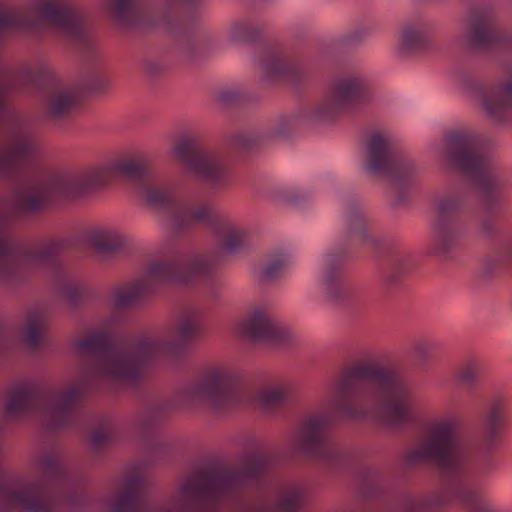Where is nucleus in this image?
<instances>
[{
    "mask_svg": "<svg viewBox=\"0 0 512 512\" xmlns=\"http://www.w3.org/2000/svg\"><path fill=\"white\" fill-rule=\"evenodd\" d=\"M326 406L311 414L293 438L296 453L340 469L346 455L328 437L336 417L378 428L404 426L415 415L417 396L402 376L372 363H356L329 384Z\"/></svg>",
    "mask_w": 512,
    "mask_h": 512,
    "instance_id": "f257e3e1",
    "label": "nucleus"
},
{
    "mask_svg": "<svg viewBox=\"0 0 512 512\" xmlns=\"http://www.w3.org/2000/svg\"><path fill=\"white\" fill-rule=\"evenodd\" d=\"M510 401L504 394L490 398L482 418L481 440L466 436L455 416H444L428 423L423 440L405 457L409 466L431 463L448 481L447 488L425 498L406 496L401 512H440L454 502L469 512H496L485 499L480 479L489 473L486 453L498 440L507 421Z\"/></svg>",
    "mask_w": 512,
    "mask_h": 512,
    "instance_id": "f03ea898",
    "label": "nucleus"
},
{
    "mask_svg": "<svg viewBox=\"0 0 512 512\" xmlns=\"http://www.w3.org/2000/svg\"><path fill=\"white\" fill-rule=\"evenodd\" d=\"M201 318L199 308L187 307L164 336L120 338L105 326L79 339L76 349L89 362L88 373L93 380L136 385L151 366L177 357L201 334Z\"/></svg>",
    "mask_w": 512,
    "mask_h": 512,
    "instance_id": "7ed1b4c3",
    "label": "nucleus"
},
{
    "mask_svg": "<svg viewBox=\"0 0 512 512\" xmlns=\"http://www.w3.org/2000/svg\"><path fill=\"white\" fill-rule=\"evenodd\" d=\"M116 178L133 182L143 202L162 213L167 223L182 201L174 182L158 178L137 155L126 153L88 171L56 174L45 185L20 190L15 196V206L19 212L35 213L42 210L54 196L82 197L108 187Z\"/></svg>",
    "mask_w": 512,
    "mask_h": 512,
    "instance_id": "20e7f679",
    "label": "nucleus"
},
{
    "mask_svg": "<svg viewBox=\"0 0 512 512\" xmlns=\"http://www.w3.org/2000/svg\"><path fill=\"white\" fill-rule=\"evenodd\" d=\"M37 477L12 482L0 469V505L5 512L81 510L88 496L81 479L55 450L36 461Z\"/></svg>",
    "mask_w": 512,
    "mask_h": 512,
    "instance_id": "39448f33",
    "label": "nucleus"
},
{
    "mask_svg": "<svg viewBox=\"0 0 512 512\" xmlns=\"http://www.w3.org/2000/svg\"><path fill=\"white\" fill-rule=\"evenodd\" d=\"M10 227V215L0 209V280L11 285L22 283L28 270L38 267L48 274L54 289L68 305L78 306L85 287L64 260L66 241L53 239L26 247L12 236Z\"/></svg>",
    "mask_w": 512,
    "mask_h": 512,
    "instance_id": "423d86ee",
    "label": "nucleus"
},
{
    "mask_svg": "<svg viewBox=\"0 0 512 512\" xmlns=\"http://www.w3.org/2000/svg\"><path fill=\"white\" fill-rule=\"evenodd\" d=\"M437 155L445 167L463 175L479 192L483 214L477 221L478 230L486 238L494 237L503 208V182L493 154L473 132L457 131L447 137Z\"/></svg>",
    "mask_w": 512,
    "mask_h": 512,
    "instance_id": "0eeeda50",
    "label": "nucleus"
},
{
    "mask_svg": "<svg viewBox=\"0 0 512 512\" xmlns=\"http://www.w3.org/2000/svg\"><path fill=\"white\" fill-rule=\"evenodd\" d=\"M216 267V256L210 252H191L173 262H151L136 279L114 290L113 305L117 309L135 306L162 284L192 287L204 282L208 294L216 297L219 292V286L213 279Z\"/></svg>",
    "mask_w": 512,
    "mask_h": 512,
    "instance_id": "6e6552de",
    "label": "nucleus"
},
{
    "mask_svg": "<svg viewBox=\"0 0 512 512\" xmlns=\"http://www.w3.org/2000/svg\"><path fill=\"white\" fill-rule=\"evenodd\" d=\"M370 96V81L361 70L342 72L328 85L322 96L299 110L278 115L269 127L270 136L284 137L302 125H323L336 121Z\"/></svg>",
    "mask_w": 512,
    "mask_h": 512,
    "instance_id": "1a4fd4ad",
    "label": "nucleus"
},
{
    "mask_svg": "<svg viewBox=\"0 0 512 512\" xmlns=\"http://www.w3.org/2000/svg\"><path fill=\"white\" fill-rule=\"evenodd\" d=\"M84 393L81 382L60 389H50L34 381L16 383L8 392L6 414L11 419L39 413L50 429L73 426L80 417V401Z\"/></svg>",
    "mask_w": 512,
    "mask_h": 512,
    "instance_id": "9d476101",
    "label": "nucleus"
},
{
    "mask_svg": "<svg viewBox=\"0 0 512 512\" xmlns=\"http://www.w3.org/2000/svg\"><path fill=\"white\" fill-rule=\"evenodd\" d=\"M19 75L0 67V178L19 180L30 169L37 152L35 134L29 123L9 104V94Z\"/></svg>",
    "mask_w": 512,
    "mask_h": 512,
    "instance_id": "9b49d317",
    "label": "nucleus"
},
{
    "mask_svg": "<svg viewBox=\"0 0 512 512\" xmlns=\"http://www.w3.org/2000/svg\"><path fill=\"white\" fill-rule=\"evenodd\" d=\"M48 29L88 41L82 15L71 0H34L23 8H0V43L10 34L36 36Z\"/></svg>",
    "mask_w": 512,
    "mask_h": 512,
    "instance_id": "f8f14e48",
    "label": "nucleus"
},
{
    "mask_svg": "<svg viewBox=\"0 0 512 512\" xmlns=\"http://www.w3.org/2000/svg\"><path fill=\"white\" fill-rule=\"evenodd\" d=\"M363 170L371 177L386 181L394 204L402 205L410 197L419 166L414 157L399 149L390 131L376 128L365 139Z\"/></svg>",
    "mask_w": 512,
    "mask_h": 512,
    "instance_id": "ddd939ff",
    "label": "nucleus"
},
{
    "mask_svg": "<svg viewBox=\"0 0 512 512\" xmlns=\"http://www.w3.org/2000/svg\"><path fill=\"white\" fill-rule=\"evenodd\" d=\"M238 373L227 365H211L178 393L177 400L185 408L201 407L221 413L241 403L245 392L238 385Z\"/></svg>",
    "mask_w": 512,
    "mask_h": 512,
    "instance_id": "4468645a",
    "label": "nucleus"
},
{
    "mask_svg": "<svg viewBox=\"0 0 512 512\" xmlns=\"http://www.w3.org/2000/svg\"><path fill=\"white\" fill-rule=\"evenodd\" d=\"M433 204L430 250L442 259H451L464 244L467 222L463 215L469 206V194L462 186L451 184L435 194Z\"/></svg>",
    "mask_w": 512,
    "mask_h": 512,
    "instance_id": "2eb2a0df",
    "label": "nucleus"
},
{
    "mask_svg": "<svg viewBox=\"0 0 512 512\" xmlns=\"http://www.w3.org/2000/svg\"><path fill=\"white\" fill-rule=\"evenodd\" d=\"M167 224L179 233L195 226L206 227L215 234L221 250L232 255L248 249L253 239L248 225L219 214L206 203L191 206L182 200Z\"/></svg>",
    "mask_w": 512,
    "mask_h": 512,
    "instance_id": "dca6fc26",
    "label": "nucleus"
},
{
    "mask_svg": "<svg viewBox=\"0 0 512 512\" xmlns=\"http://www.w3.org/2000/svg\"><path fill=\"white\" fill-rule=\"evenodd\" d=\"M172 155L191 175L211 189H223L232 179V171L222 152L198 147L189 137L175 142Z\"/></svg>",
    "mask_w": 512,
    "mask_h": 512,
    "instance_id": "f3484780",
    "label": "nucleus"
},
{
    "mask_svg": "<svg viewBox=\"0 0 512 512\" xmlns=\"http://www.w3.org/2000/svg\"><path fill=\"white\" fill-rule=\"evenodd\" d=\"M256 62L262 81L268 84L288 82L301 86L315 77L319 67L318 60L310 53L287 56L271 47L262 49Z\"/></svg>",
    "mask_w": 512,
    "mask_h": 512,
    "instance_id": "a211bd4d",
    "label": "nucleus"
},
{
    "mask_svg": "<svg viewBox=\"0 0 512 512\" xmlns=\"http://www.w3.org/2000/svg\"><path fill=\"white\" fill-rule=\"evenodd\" d=\"M351 247L346 241L333 243L319 254L317 281L321 292L331 302L343 303L350 296L346 263Z\"/></svg>",
    "mask_w": 512,
    "mask_h": 512,
    "instance_id": "6ab92c4d",
    "label": "nucleus"
},
{
    "mask_svg": "<svg viewBox=\"0 0 512 512\" xmlns=\"http://www.w3.org/2000/svg\"><path fill=\"white\" fill-rule=\"evenodd\" d=\"M242 332L254 342L271 346H285L293 340L291 330L276 321L266 305L253 307L243 321Z\"/></svg>",
    "mask_w": 512,
    "mask_h": 512,
    "instance_id": "aec40b11",
    "label": "nucleus"
},
{
    "mask_svg": "<svg viewBox=\"0 0 512 512\" xmlns=\"http://www.w3.org/2000/svg\"><path fill=\"white\" fill-rule=\"evenodd\" d=\"M343 225L348 238L359 247L376 251L381 247L382 238L368 208L359 202H350L343 212Z\"/></svg>",
    "mask_w": 512,
    "mask_h": 512,
    "instance_id": "412c9836",
    "label": "nucleus"
},
{
    "mask_svg": "<svg viewBox=\"0 0 512 512\" xmlns=\"http://www.w3.org/2000/svg\"><path fill=\"white\" fill-rule=\"evenodd\" d=\"M467 38L470 45L481 51L512 50V33L499 28L494 14L489 11L475 13L469 21Z\"/></svg>",
    "mask_w": 512,
    "mask_h": 512,
    "instance_id": "4be33fe9",
    "label": "nucleus"
},
{
    "mask_svg": "<svg viewBox=\"0 0 512 512\" xmlns=\"http://www.w3.org/2000/svg\"><path fill=\"white\" fill-rule=\"evenodd\" d=\"M479 98L488 117L500 124L512 120V71L480 88Z\"/></svg>",
    "mask_w": 512,
    "mask_h": 512,
    "instance_id": "5701e85b",
    "label": "nucleus"
},
{
    "mask_svg": "<svg viewBox=\"0 0 512 512\" xmlns=\"http://www.w3.org/2000/svg\"><path fill=\"white\" fill-rule=\"evenodd\" d=\"M434 29V22L426 17L419 16L408 20L399 33V49L404 53H420L430 49Z\"/></svg>",
    "mask_w": 512,
    "mask_h": 512,
    "instance_id": "b1692460",
    "label": "nucleus"
},
{
    "mask_svg": "<svg viewBox=\"0 0 512 512\" xmlns=\"http://www.w3.org/2000/svg\"><path fill=\"white\" fill-rule=\"evenodd\" d=\"M77 106V93L70 85L54 80L46 92L43 101V111L52 121L68 118Z\"/></svg>",
    "mask_w": 512,
    "mask_h": 512,
    "instance_id": "393cba45",
    "label": "nucleus"
},
{
    "mask_svg": "<svg viewBox=\"0 0 512 512\" xmlns=\"http://www.w3.org/2000/svg\"><path fill=\"white\" fill-rule=\"evenodd\" d=\"M291 256L286 248H277L261 258L253 268V278L260 285L277 283L289 266Z\"/></svg>",
    "mask_w": 512,
    "mask_h": 512,
    "instance_id": "a878e982",
    "label": "nucleus"
},
{
    "mask_svg": "<svg viewBox=\"0 0 512 512\" xmlns=\"http://www.w3.org/2000/svg\"><path fill=\"white\" fill-rule=\"evenodd\" d=\"M89 246L98 254L110 256L124 253L128 248V238L115 229L96 230L87 238Z\"/></svg>",
    "mask_w": 512,
    "mask_h": 512,
    "instance_id": "bb28decb",
    "label": "nucleus"
},
{
    "mask_svg": "<svg viewBox=\"0 0 512 512\" xmlns=\"http://www.w3.org/2000/svg\"><path fill=\"white\" fill-rule=\"evenodd\" d=\"M410 268V254L405 249L393 251L387 260V264L381 272V281L388 288H394L400 284Z\"/></svg>",
    "mask_w": 512,
    "mask_h": 512,
    "instance_id": "cd10ccee",
    "label": "nucleus"
},
{
    "mask_svg": "<svg viewBox=\"0 0 512 512\" xmlns=\"http://www.w3.org/2000/svg\"><path fill=\"white\" fill-rule=\"evenodd\" d=\"M260 31L261 24L255 17L243 16L230 23L228 37L233 43H250L258 38Z\"/></svg>",
    "mask_w": 512,
    "mask_h": 512,
    "instance_id": "c85d7f7f",
    "label": "nucleus"
},
{
    "mask_svg": "<svg viewBox=\"0 0 512 512\" xmlns=\"http://www.w3.org/2000/svg\"><path fill=\"white\" fill-rule=\"evenodd\" d=\"M48 315L44 308L31 310L27 316L24 328V339L33 349L40 347L45 338V328Z\"/></svg>",
    "mask_w": 512,
    "mask_h": 512,
    "instance_id": "c756f323",
    "label": "nucleus"
},
{
    "mask_svg": "<svg viewBox=\"0 0 512 512\" xmlns=\"http://www.w3.org/2000/svg\"><path fill=\"white\" fill-rule=\"evenodd\" d=\"M252 401L266 411L282 407L288 399V389L283 384H270L260 388Z\"/></svg>",
    "mask_w": 512,
    "mask_h": 512,
    "instance_id": "7c9ffc66",
    "label": "nucleus"
},
{
    "mask_svg": "<svg viewBox=\"0 0 512 512\" xmlns=\"http://www.w3.org/2000/svg\"><path fill=\"white\" fill-rule=\"evenodd\" d=\"M208 44V35L198 30L187 31L182 40L183 51L191 59H196L203 55L208 47Z\"/></svg>",
    "mask_w": 512,
    "mask_h": 512,
    "instance_id": "2f4dec72",
    "label": "nucleus"
},
{
    "mask_svg": "<svg viewBox=\"0 0 512 512\" xmlns=\"http://www.w3.org/2000/svg\"><path fill=\"white\" fill-rule=\"evenodd\" d=\"M481 373V364L477 360H468L456 371L458 381L468 388L477 385Z\"/></svg>",
    "mask_w": 512,
    "mask_h": 512,
    "instance_id": "473e14b6",
    "label": "nucleus"
},
{
    "mask_svg": "<svg viewBox=\"0 0 512 512\" xmlns=\"http://www.w3.org/2000/svg\"><path fill=\"white\" fill-rule=\"evenodd\" d=\"M268 137L260 130H245L239 132L233 137L232 144L238 150L250 151L254 149L258 143Z\"/></svg>",
    "mask_w": 512,
    "mask_h": 512,
    "instance_id": "72a5a7b5",
    "label": "nucleus"
},
{
    "mask_svg": "<svg viewBox=\"0 0 512 512\" xmlns=\"http://www.w3.org/2000/svg\"><path fill=\"white\" fill-rule=\"evenodd\" d=\"M113 439V430L106 419H102L96 427L89 432V440L92 445L100 449L109 444Z\"/></svg>",
    "mask_w": 512,
    "mask_h": 512,
    "instance_id": "f704fd0d",
    "label": "nucleus"
},
{
    "mask_svg": "<svg viewBox=\"0 0 512 512\" xmlns=\"http://www.w3.org/2000/svg\"><path fill=\"white\" fill-rule=\"evenodd\" d=\"M217 100L225 107L236 106L246 101V92L240 86L225 87L218 91Z\"/></svg>",
    "mask_w": 512,
    "mask_h": 512,
    "instance_id": "c9c22d12",
    "label": "nucleus"
},
{
    "mask_svg": "<svg viewBox=\"0 0 512 512\" xmlns=\"http://www.w3.org/2000/svg\"><path fill=\"white\" fill-rule=\"evenodd\" d=\"M272 197L281 203H295L299 197V191L296 187L290 185H278L272 190Z\"/></svg>",
    "mask_w": 512,
    "mask_h": 512,
    "instance_id": "e433bc0d",
    "label": "nucleus"
},
{
    "mask_svg": "<svg viewBox=\"0 0 512 512\" xmlns=\"http://www.w3.org/2000/svg\"><path fill=\"white\" fill-rule=\"evenodd\" d=\"M370 27L366 23H360L342 36V42L347 45H356L369 35Z\"/></svg>",
    "mask_w": 512,
    "mask_h": 512,
    "instance_id": "4c0bfd02",
    "label": "nucleus"
},
{
    "mask_svg": "<svg viewBox=\"0 0 512 512\" xmlns=\"http://www.w3.org/2000/svg\"><path fill=\"white\" fill-rule=\"evenodd\" d=\"M492 264L495 266L493 268H489V272H493L497 269V267L512 265V248H508L502 254L496 256L492 260Z\"/></svg>",
    "mask_w": 512,
    "mask_h": 512,
    "instance_id": "58836bf2",
    "label": "nucleus"
},
{
    "mask_svg": "<svg viewBox=\"0 0 512 512\" xmlns=\"http://www.w3.org/2000/svg\"><path fill=\"white\" fill-rule=\"evenodd\" d=\"M146 69L151 75L158 76L164 72L165 65L159 60H151L147 63Z\"/></svg>",
    "mask_w": 512,
    "mask_h": 512,
    "instance_id": "ea45409f",
    "label": "nucleus"
},
{
    "mask_svg": "<svg viewBox=\"0 0 512 512\" xmlns=\"http://www.w3.org/2000/svg\"><path fill=\"white\" fill-rule=\"evenodd\" d=\"M414 351L419 357L425 358L429 354L430 344L425 341H418L414 345Z\"/></svg>",
    "mask_w": 512,
    "mask_h": 512,
    "instance_id": "a19ab883",
    "label": "nucleus"
},
{
    "mask_svg": "<svg viewBox=\"0 0 512 512\" xmlns=\"http://www.w3.org/2000/svg\"><path fill=\"white\" fill-rule=\"evenodd\" d=\"M166 410V403L163 401L157 400L153 406L151 407V413H162Z\"/></svg>",
    "mask_w": 512,
    "mask_h": 512,
    "instance_id": "79ce46f5",
    "label": "nucleus"
},
{
    "mask_svg": "<svg viewBox=\"0 0 512 512\" xmlns=\"http://www.w3.org/2000/svg\"><path fill=\"white\" fill-rule=\"evenodd\" d=\"M21 74L25 77H31L32 71L29 68L24 67L21 71Z\"/></svg>",
    "mask_w": 512,
    "mask_h": 512,
    "instance_id": "37998d69",
    "label": "nucleus"
}]
</instances>
